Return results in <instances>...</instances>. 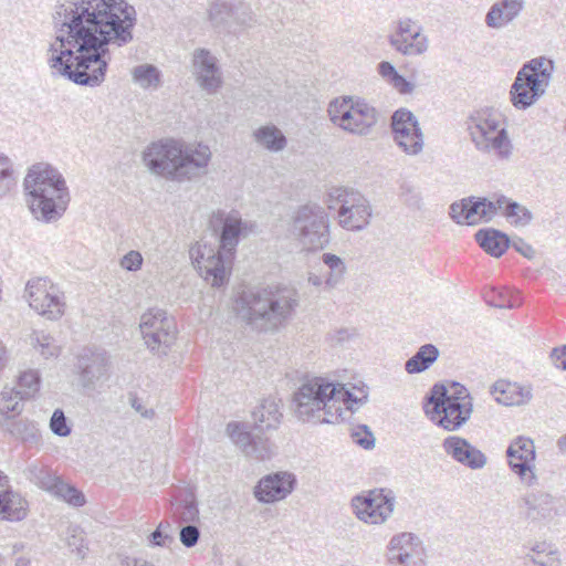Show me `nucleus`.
<instances>
[{
  "label": "nucleus",
  "mask_w": 566,
  "mask_h": 566,
  "mask_svg": "<svg viewBox=\"0 0 566 566\" xmlns=\"http://www.w3.org/2000/svg\"><path fill=\"white\" fill-rule=\"evenodd\" d=\"M53 21L57 35L49 48L50 67L77 85L96 87L112 59L108 46L133 41L137 13L126 0H63Z\"/></svg>",
  "instance_id": "obj_1"
},
{
  "label": "nucleus",
  "mask_w": 566,
  "mask_h": 566,
  "mask_svg": "<svg viewBox=\"0 0 566 566\" xmlns=\"http://www.w3.org/2000/svg\"><path fill=\"white\" fill-rule=\"evenodd\" d=\"M367 400L368 388L363 382L340 384L324 377L306 380L293 396L296 418L314 424L347 420Z\"/></svg>",
  "instance_id": "obj_2"
},
{
  "label": "nucleus",
  "mask_w": 566,
  "mask_h": 566,
  "mask_svg": "<svg viewBox=\"0 0 566 566\" xmlns=\"http://www.w3.org/2000/svg\"><path fill=\"white\" fill-rule=\"evenodd\" d=\"M211 159L212 151L207 144L181 138L153 142L142 154V161L151 175L180 185L207 176Z\"/></svg>",
  "instance_id": "obj_3"
},
{
  "label": "nucleus",
  "mask_w": 566,
  "mask_h": 566,
  "mask_svg": "<svg viewBox=\"0 0 566 566\" xmlns=\"http://www.w3.org/2000/svg\"><path fill=\"white\" fill-rule=\"evenodd\" d=\"M209 227L219 240V248L202 238L191 245L189 254L203 280L219 287L229 280L237 245L248 228L237 214H212Z\"/></svg>",
  "instance_id": "obj_4"
},
{
  "label": "nucleus",
  "mask_w": 566,
  "mask_h": 566,
  "mask_svg": "<svg viewBox=\"0 0 566 566\" xmlns=\"http://www.w3.org/2000/svg\"><path fill=\"white\" fill-rule=\"evenodd\" d=\"M298 305L293 289H264L243 292L237 301L238 315L260 329H276L283 326Z\"/></svg>",
  "instance_id": "obj_5"
},
{
  "label": "nucleus",
  "mask_w": 566,
  "mask_h": 566,
  "mask_svg": "<svg viewBox=\"0 0 566 566\" xmlns=\"http://www.w3.org/2000/svg\"><path fill=\"white\" fill-rule=\"evenodd\" d=\"M23 191L30 212H65L71 201L64 177L48 163H36L28 168Z\"/></svg>",
  "instance_id": "obj_6"
},
{
  "label": "nucleus",
  "mask_w": 566,
  "mask_h": 566,
  "mask_svg": "<svg viewBox=\"0 0 566 566\" xmlns=\"http://www.w3.org/2000/svg\"><path fill=\"white\" fill-rule=\"evenodd\" d=\"M472 400L469 390L459 382H452L449 388L434 385L424 412L437 426L455 431L470 419L473 411Z\"/></svg>",
  "instance_id": "obj_7"
},
{
  "label": "nucleus",
  "mask_w": 566,
  "mask_h": 566,
  "mask_svg": "<svg viewBox=\"0 0 566 566\" xmlns=\"http://www.w3.org/2000/svg\"><path fill=\"white\" fill-rule=\"evenodd\" d=\"M465 124L476 150L499 159H509L512 156L513 144L501 114L492 109L475 111Z\"/></svg>",
  "instance_id": "obj_8"
},
{
  "label": "nucleus",
  "mask_w": 566,
  "mask_h": 566,
  "mask_svg": "<svg viewBox=\"0 0 566 566\" xmlns=\"http://www.w3.org/2000/svg\"><path fill=\"white\" fill-rule=\"evenodd\" d=\"M554 62L545 56L530 60L520 69L510 90L512 105L526 109L534 105L549 86Z\"/></svg>",
  "instance_id": "obj_9"
},
{
  "label": "nucleus",
  "mask_w": 566,
  "mask_h": 566,
  "mask_svg": "<svg viewBox=\"0 0 566 566\" xmlns=\"http://www.w3.org/2000/svg\"><path fill=\"white\" fill-rule=\"evenodd\" d=\"M331 122L345 132L366 135L378 122V112L365 99L342 96L333 99L327 108Z\"/></svg>",
  "instance_id": "obj_10"
},
{
  "label": "nucleus",
  "mask_w": 566,
  "mask_h": 566,
  "mask_svg": "<svg viewBox=\"0 0 566 566\" xmlns=\"http://www.w3.org/2000/svg\"><path fill=\"white\" fill-rule=\"evenodd\" d=\"M208 18L218 33L240 35L258 25L259 20L251 4L244 0H213Z\"/></svg>",
  "instance_id": "obj_11"
},
{
  "label": "nucleus",
  "mask_w": 566,
  "mask_h": 566,
  "mask_svg": "<svg viewBox=\"0 0 566 566\" xmlns=\"http://www.w3.org/2000/svg\"><path fill=\"white\" fill-rule=\"evenodd\" d=\"M25 298L29 306L46 321L56 322L66 313L64 291L49 279L35 277L28 281Z\"/></svg>",
  "instance_id": "obj_12"
},
{
  "label": "nucleus",
  "mask_w": 566,
  "mask_h": 566,
  "mask_svg": "<svg viewBox=\"0 0 566 566\" xmlns=\"http://www.w3.org/2000/svg\"><path fill=\"white\" fill-rule=\"evenodd\" d=\"M146 346L154 353L166 354L176 338V323L160 308L144 313L139 323Z\"/></svg>",
  "instance_id": "obj_13"
},
{
  "label": "nucleus",
  "mask_w": 566,
  "mask_h": 566,
  "mask_svg": "<svg viewBox=\"0 0 566 566\" xmlns=\"http://www.w3.org/2000/svg\"><path fill=\"white\" fill-rule=\"evenodd\" d=\"M387 560L394 566H427L428 551L424 542L412 532H400L387 544Z\"/></svg>",
  "instance_id": "obj_14"
},
{
  "label": "nucleus",
  "mask_w": 566,
  "mask_h": 566,
  "mask_svg": "<svg viewBox=\"0 0 566 566\" xmlns=\"http://www.w3.org/2000/svg\"><path fill=\"white\" fill-rule=\"evenodd\" d=\"M353 511L364 523L379 525L385 523L394 512L395 496L390 491L373 490L366 495H357L352 500Z\"/></svg>",
  "instance_id": "obj_15"
},
{
  "label": "nucleus",
  "mask_w": 566,
  "mask_h": 566,
  "mask_svg": "<svg viewBox=\"0 0 566 566\" xmlns=\"http://www.w3.org/2000/svg\"><path fill=\"white\" fill-rule=\"evenodd\" d=\"M391 129L397 146L407 155L416 156L423 149L424 139L417 117L400 108L391 116Z\"/></svg>",
  "instance_id": "obj_16"
},
{
  "label": "nucleus",
  "mask_w": 566,
  "mask_h": 566,
  "mask_svg": "<svg viewBox=\"0 0 566 566\" xmlns=\"http://www.w3.org/2000/svg\"><path fill=\"white\" fill-rule=\"evenodd\" d=\"M390 46L405 56L423 54L429 46L428 38L422 33V27L410 18H401L388 35Z\"/></svg>",
  "instance_id": "obj_17"
},
{
  "label": "nucleus",
  "mask_w": 566,
  "mask_h": 566,
  "mask_svg": "<svg viewBox=\"0 0 566 566\" xmlns=\"http://www.w3.org/2000/svg\"><path fill=\"white\" fill-rule=\"evenodd\" d=\"M510 469L527 486L537 482L535 473L536 451L534 441L527 437L518 436L511 441L506 449Z\"/></svg>",
  "instance_id": "obj_18"
},
{
  "label": "nucleus",
  "mask_w": 566,
  "mask_h": 566,
  "mask_svg": "<svg viewBox=\"0 0 566 566\" xmlns=\"http://www.w3.org/2000/svg\"><path fill=\"white\" fill-rule=\"evenodd\" d=\"M292 233L308 251L323 249L329 241L326 220L319 214H297Z\"/></svg>",
  "instance_id": "obj_19"
},
{
  "label": "nucleus",
  "mask_w": 566,
  "mask_h": 566,
  "mask_svg": "<svg viewBox=\"0 0 566 566\" xmlns=\"http://www.w3.org/2000/svg\"><path fill=\"white\" fill-rule=\"evenodd\" d=\"M191 72L199 87L208 94H214L222 85V72L218 59L208 49L193 50Z\"/></svg>",
  "instance_id": "obj_20"
},
{
  "label": "nucleus",
  "mask_w": 566,
  "mask_h": 566,
  "mask_svg": "<svg viewBox=\"0 0 566 566\" xmlns=\"http://www.w3.org/2000/svg\"><path fill=\"white\" fill-rule=\"evenodd\" d=\"M109 358L105 352L85 349L76 363L80 384L87 389H95L108 379Z\"/></svg>",
  "instance_id": "obj_21"
},
{
  "label": "nucleus",
  "mask_w": 566,
  "mask_h": 566,
  "mask_svg": "<svg viewBox=\"0 0 566 566\" xmlns=\"http://www.w3.org/2000/svg\"><path fill=\"white\" fill-rule=\"evenodd\" d=\"M296 476L289 471H279L263 476L254 489V496L262 503H274L286 499L295 489Z\"/></svg>",
  "instance_id": "obj_22"
},
{
  "label": "nucleus",
  "mask_w": 566,
  "mask_h": 566,
  "mask_svg": "<svg viewBox=\"0 0 566 566\" xmlns=\"http://www.w3.org/2000/svg\"><path fill=\"white\" fill-rule=\"evenodd\" d=\"M520 205L503 195H494L492 198L468 197L454 201L450 206V212H516Z\"/></svg>",
  "instance_id": "obj_23"
},
{
  "label": "nucleus",
  "mask_w": 566,
  "mask_h": 566,
  "mask_svg": "<svg viewBox=\"0 0 566 566\" xmlns=\"http://www.w3.org/2000/svg\"><path fill=\"white\" fill-rule=\"evenodd\" d=\"M441 447L448 457L471 470H480L486 465V455L462 437L449 436Z\"/></svg>",
  "instance_id": "obj_24"
},
{
  "label": "nucleus",
  "mask_w": 566,
  "mask_h": 566,
  "mask_svg": "<svg viewBox=\"0 0 566 566\" xmlns=\"http://www.w3.org/2000/svg\"><path fill=\"white\" fill-rule=\"evenodd\" d=\"M27 513V501L9 490L8 478L0 472V520L18 522L25 518Z\"/></svg>",
  "instance_id": "obj_25"
},
{
  "label": "nucleus",
  "mask_w": 566,
  "mask_h": 566,
  "mask_svg": "<svg viewBox=\"0 0 566 566\" xmlns=\"http://www.w3.org/2000/svg\"><path fill=\"white\" fill-rule=\"evenodd\" d=\"M494 399L504 406H521L531 401L533 389L530 385H522L500 379L491 388Z\"/></svg>",
  "instance_id": "obj_26"
},
{
  "label": "nucleus",
  "mask_w": 566,
  "mask_h": 566,
  "mask_svg": "<svg viewBox=\"0 0 566 566\" xmlns=\"http://www.w3.org/2000/svg\"><path fill=\"white\" fill-rule=\"evenodd\" d=\"M327 208L335 212H363L366 210V199L355 189L347 187L333 188L327 196Z\"/></svg>",
  "instance_id": "obj_27"
},
{
  "label": "nucleus",
  "mask_w": 566,
  "mask_h": 566,
  "mask_svg": "<svg viewBox=\"0 0 566 566\" xmlns=\"http://www.w3.org/2000/svg\"><path fill=\"white\" fill-rule=\"evenodd\" d=\"M523 7V0H501L490 8L485 23L490 28L501 29L513 21L521 13Z\"/></svg>",
  "instance_id": "obj_28"
},
{
  "label": "nucleus",
  "mask_w": 566,
  "mask_h": 566,
  "mask_svg": "<svg viewBox=\"0 0 566 566\" xmlns=\"http://www.w3.org/2000/svg\"><path fill=\"white\" fill-rule=\"evenodd\" d=\"M252 138L260 148L269 153H281L287 146L285 134L272 123L255 128L252 133Z\"/></svg>",
  "instance_id": "obj_29"
},
{
  "label": "nucleus",
  "mask_w": 566,
  "mask_h": 566,
  "mask_svg": "<svg viewBox=\"0 0 566 566\" xmlns=\"http://www.w3.org/2000/svg\"><path fill=\"white\" fill-rule=\"evenodd\" d=\"M254 426L259 430L276 429L281 423L282 412L275 398L263 399L252 412Z\"/></svg>",
  "instance_id": "obj_30"
},
{
  "label": "nucleus",
  "mask_w": 566,
  "mask_h": 566,
  "mask_svg": "<svg viewBox=\"0 0 566 566\" xmlns=\"http://www.w3.org/2000/svg\"><path fill=\"white\" fill-rule=\"evenodd\" d=\"M28 342L31 348L43 359H56L62 353V346L56 338L45 329H33Z\"/></svg>",
  "instance_id": "obj_31"
},
{
  "label": "nucleus",
  "mask_w": 566,
  "mask_h": 566,
  "mask_svg": "<svg viewBox=\"0 0 566 566\" xmlns=\"http://www.w3.org/2000/svg\"><path fill=\"white\" fill-rule=\"evenodd\" d=\"M475 240L484 252L500 258L510 245L509 238L494 229H481L475 233Z\"/></svg>",
  "instance_id": "obj_32"
},
{
  "label": "nucleus",
  "mask_w": 566,
  "mask_h": 566,
  "mask_svg": "<svg viewBox=\"0 0 566 566\" xmlns=\"http://www.w3.org/2000/svg\"><path fill=\"white\" fill-rule=\"evenodd\" d=\"M521 503L530 517L546 516L553 507V496L543 490H532L521 497Z\"/></svg>",
  "instance_id": "obj_33"
},
{
  "label": "nucleus",
  "mask_w": 566,
  "mask_h": 566,
  "mask_svg": "<svg viewBox=\"0 0 566 566\" xmlns=\"http://www.w3.org/2000/svg\"><path fill=\"white\" fill-rule=\"evenodd\" d=\"M440 352L436 345L424 344L405 363V370L410 375L426 371L437 361Z\"/></svg>",
  "instance_id": "obj_34"
},
{
  "label": "nucleus",
  "mask_w": 566,
  "mask_h": 566,
  "mask_svg": "<svg viewBox=\"0 0 566 566\" xmlns=\"http://www.w3.org/2000/svg\"><path fill=\"white\" fill-rule=\"evenodd\" d=\"M171 515L179 524H189L199 521V509L192 493L176 499L171 503Z\"/></svg>",
  "instance_id": "obj_35"
},
{
  "label": "nucleus",
  "mask_w": 566,
  "mask_h": 566,
  "mask_svg": "<svg viewBox=\"0 0 566 566\" xmlns=\"http://www.w3.org/2000/svg\"><path fill=\"white\" fill-rule=\"evenodd\" d=\"M28 479L38 488L51 494L61 478L50 468L33 463L28 468Z\"/></svg>",
  "instance_id": "obj_36"
},
{
  "label": "nucleus",
  "mask_w": 566,
  "mask_h": 566,
  "mask_svg": "<svg viewBox=\"0 0 566 566\" xmlns=\"http://www.w3.org/2000/svg\"><path fill=\"white\" fill-rule=\"evenodd\" d=\"M18 185L14 163L6 154L0 153V199L8 196Z\"/></svg>",
  "instance_id": "obj_37"
},
{
  "label": "nucleus",
  "mask_w": 566,
  "mask_h": 566,
  "mask_svg": "<svg viewBox=\"0 0 566 566\" xmlns=\"http://www.w3.org/2000/svg\"><path fill=\"white\" fill-rule=\"evenodd\" d=\"M135 83L143 88H158L161 84L160 71L151 64L135 66L132 71Z\"/></svg>",
  "instance_id": "obj_38"
},
{
  "label": "nucleus",
  "mask_w": 566,
  "mask_h": 566,
  "mask_svg": "<svg viewBox=\"0 0 566 566\" xmlns=\"http://www.w3.org/2000/svg\"><path fill=\"white\" fill-rule=\"evenodd\" d=\"M322 261L328 268V272L325 275V286L333 289L343 281L346 265L339 256L332 253H324Z\"/></svg>",
  "instance_id": "obj_39"
},
{
  "label": "nucleus",
  "mask_w": 566,
  "mask_h": 566,
  "mask_svg": "<svg viewBox=\"0 0 566 566\" xmlns=\"http://www.w3.org/2000/svg\"><path fill=\"white\" fill-rule=\"evenodd\" d=\"M51 495L74 507H81L86 503L85 495L75 486L64 482L62 479L59 480Z\"/></svg>",
  "instance_id": "obj_40"
},
{
  "label": "nucleus",
  "mask_w": 566,
  "mask_h": 566,
  "mask_svg": "<svg viewBox=\"0 0 566 566\" xmlns=\"http://www.w3.org/2000/svg\"><path fill=\"white\" fill-rule=\"evenodd\" d=\"M24 399L22 392L14 388L4 387L0 392V413L9 417L10 413L19 415L22 411L20 401Z\"/></svg>",
  "instance_id": "obj_41"
},
{
  "label": "nucleus",
  "mask_w": 566,
  "mask_h": 566,
  "mask_svg": "<svg viewBox=\"0 0 566 566\" xmlns=\"http://www.w3.org/2000/svg\"><path fill=\"white\" fill-rule=\"evenodd\" d=\"M274 453V444L268 438L253 437L244 455L254 460L264 461L271 459Z\"/></svg>",
  "instance_id": "obj_42"
},
{
  "label": "nucleus",
  "mask_w": 566,
  "mask_h": 566,
  "mask_svg": "<svg viewBox=\"0 0 566 566\" xmlns=\"http://www.w3.org/2000/svg\"><path fill=\"white\" fill-rule=\"evenodd\" d=\"M227 434L231 439V441L241 449L243 453L248 450L249 446L252 442L253 436L249 431V428L245 423L241 422H230L227 426Z\"/></svg>",
  "instance_id": "obj_43"
},
{
  "label": "nucleus",
  "mask_w": 566,
  "mask_h": 566,
  "mask_svg": "<svg viewBox=\"0 0 566 566\" xmlns=\"http://www.w3.org/2000/svg\"><path fill=\"white\" fill-rule=\"evenodd\" d=\"M491 305L499 308H513L521 304V297L518 292H514L509 289H502L493 291V296L489 301Z\"/></svg>",
  "instance_id": "obj_44"
},
{
  "label": "nucleus",
  "mask_w": 566,
  "mask_h": 566,
  "mask_svg": "<svg viewBox=\"0 0 566 566\" xmlns=\"http://www.w3.org/2000/svg\"><path fill=\"white\" fill-rule=\"evenodd\" d=\"M41 377L40 373L34 369L27 370L21 374L19 378V386L23 391L22 396L25 398L33 397L40 389Z\"/></svg>",
  "instance_id": "obj_45"
},
{
  "label": "nucleus",
  "mask_w": 566,
  "mask_h": 566,
  "mask_svg": "<svg viewBox=\"0 0 566 566\" xmlns=\"http://www.w3.org/2000/svg\"><path fill=\"white\" fill-rule=\"evenodd\" d=\"M148 545L151 547H168L174 537L170 534V524L161 521L157 528L147 537Z\"/></svg>",
  "instance_id": "obj_46"
},
{
  "label": "nucleus",
  "mask_w": 566,
  "mask_h": 566,
  "mask_svg": "<svg viewBox=\"0 0 566 566\" xmlns=\"http://www.w3.org/2000/svg\"><path fill=\"white\" fill-rule=\"evenodd\" d=\"M50 429L59 437H67L71 433V427L61 409L54 410L50 420Z\"/></svg>",
  "instance_id": "obj_47"
},
{
  "label": "nucleus",
  "mask_w": 566,
  "mask_h": 566,
  "mask_svg": "<svg viewBox=\"0 0 566 566\" xmlns=\"http://www.w3.org/2000/svg\"><path fill=\"white\" fill-rule=\"evenodd\" d=\"M337 217L339 226L348 231H358L368 223L364 214H337Z\"/></svg>",
  "instance_id": "obj_48"
},
{
  "label": "nucleus",
  "mask_w": 566,
  "mask_h": 566,
  "mask_svg": "<svg viewBox=\"0 0 566 566\" xmlns=\"http://www.w3.org/2000/svg\"><path fill=\"white\" fill-rule=\"evenodd\" d=\"M199 538L200 531L197 526L192 525L191 523L180 528L179 539L185 547L191 548L196 546Z\"/></svg>",
  "instance_id": "obj_49"
},
{
  "label": "nucleus",
  "mask_w": 566,
  "mask_h": 566,
  "mask_svg": "<svg viewBox=\"0 0 566 566\" xmlns=\"http://www.w3.org/2000/svg\"><path fill=\"white\" fill-rule=\"evenodd\" d=\"M143 262L144 259L140 252L130 250L120 259L119 265L126 271L136 272L140 270Z\"/></svg>",
  "instance_id": "obj_50"
},
{
  "label": "nucleus",
  "mask_w": 566,
  "mask_h": 566,
  "mask_svg": "<svg viewBox=\"0 0 566 566\" xmlns=\"http://www.w3.org/2000/svg\"><path fill=\"white\" fill-rule=\"evenodd\" d=\"M354 441L364 449H371L375 446L373 433L368 430L367 426L358 427L353 432Z\"/></svg>",
  "instance_id": "obj_51"
},
{
  "label": "nucleus",
  "mask_w": 566,
  "mask_h": 566,
  "mask_svg": "<svg viewBox=\"0 0 566 566\" xmlns=\"http://www.w3.org/2000/svg\"><path fill=\"white\" fill-rule=\"evenodd\" d=\"M533 566H560V558L557 549L545 553L544 555H541L539 557L533 558L532 562H530Z\"/></svg>",
  "instance_id": "obj_52"
},
{
  "label": "nucleus",
  "mask_w": 566,
  "mask_h": 566,
  "mask_svg": "<svg viewBox=\"0 0 566 566\" xmlns=\"http://www.w3.org/2000/svg\"><path fill=\"white\" fill-rule=\"evenodd\" d=\"M556 548H554V546L552 544H548L546 542H538V543H535L528 551V553L526 554L525 558L527 562H532L533 558H537L539 557L541 555H544L546 552L547 553H551L553 551H555Z\"/></svg>",
  "instance_id": "obj_53"
},
{
  "label": "nucleus",
  "mask_w": 566,
  "mask_h": 566,
  "mask_svg": "<svg viewBox=\"0 0 566 566\" xmlns=\"http://www.w3.org/2000/svg\"><path fill=\"white\" fill-rule=\"evenodd\" d=\"M388 83L392 85V87H395L400 94H409L413 91V85L399 73L390 78Z\"/></svg>",
  "instance_id": "obj_54"
},
{
  "label": "nucleus",
  "mask_w": 566,
  "mask_h": 566,
  "mask_svg": "<svg viewBox=\"0 0 566 566\" xmlns=\"http://www.w3.org/2000/svg\"><path fill=\"white\" fill-rule=\"evenodd\" d=\"M452 220L458 224H475L480 219L490 221V214H450Z\"/></svg>",
  "instance_id": "obj_55"
},
{
  "label": "nucleus",
  "mask_w": 566,
  "mask_h": 566,
  "mask_svg": "<svg viewBox=\"0 0 566 566\" xmlns=\"http://www.w3.org/2000/svg\"><path fill=\"white\" fill-rule=\"evenodd\" d=\"M551 358L556 368L566 370V345L562 348H554Z\"/></svg>",
  "instance_id": "obj_56"
},
{
  "label": "nucleus",
  "mask_w": 566,
  "mask_h": 566,
  "mask_svg": "<svg viewBox=\"0 0 566 566\" xmlns=\"http://www.w3.org/2000/svg\"><path fill=\"white\" fill-rule=\"evenodd\" d=\"M378 72L388 82L398 73L395 66L387 61H382L378 64Z\"/></svg>",
  "instance_id": "obj_57"
},
{
  "label": "nucleus",
  "mask_w": 566,
  "mask_h": 566,
  "mask_svg": "<svg viewBox=\"0 0 566 566\" xmlns=\"http://www.w3.org/2000/svg\"><path fill=\"white\" fill-rule=\"evenodd\" d=\"M132 407L146 419H151L155 416L153 409L144 408L142 402L136 398L132 400Z\"/></svg>",
  "instance_id": "obj_58"
},
{
  "label": "nucleus",
  "mask_w": 566,
  "mask_h": 566,
  "mask_svg": "<svg viewBox=\"0 0 566 566\" xmlns=\"http://www.w3.org/2000/svg\"><path fill=\"white\" fill-rule=\"evenodd\" d=\"M509 221L515 226H525L532 219V214H505Z\"/></svg>",
  "instance_id": "obj_59"
},
{
  "label": "nucleus",
  "mask_w": 566,
  "mask_h": 566,
  "mask_svg": "<svg viewBox=\"0 0 566 566\" xmlns=\"http://www.w3.org/2000/svg\"><path fill=\"white\" fill-rule=\"evenodd\" d=\"M60 214H36V220L44 223L57 221Z\"/></svg>",
  "instance_id": "obj_60"
},
{
  "label": "nucleus",
  "mask_w": 566,
  "mask_h": 566,
  "mask_svg": "<svg viewBox=\"0 0 566 566\" xmlns=\"http://www.w3.org/2000/svg\"><path fill=\"white\" fill-rule=\"evenodd\" d=\"M308 282L314 285V286H321V285H325V277L323 276H319V275H316V274H311L308 276Z\"/></svg>",
  "instance_id": "obj_61"
},
{
  "label": "nucleus",
  "mask_w": 566,
  "mask_h": 566,
  "mask_svg": "<svg viewBox=\"0 0 566 566\" xmlns=\"http://www.w3.org/2000/svg\"><path fill=\"white\" fill-rule=\"evenodd\" d=\"M556 447L558 449V452L560 454H566V434L562 436L557 442H556Z\"/></svg>",
  "instance_id": "obj_62"
},
{
  "label": "nucleus",
  "mask_w": 566,
  "mask_h": 566,
  "mask_svg": "<svg viewBox=\"0 0 566 566\" xmlns=\"http://www.w3.org/2000/svg\"><path fill=\"white\" fill-rule=\"evenodd\" d=\"M15 566H29L30 565V559L28 557H24V556H19L15 558V562H14Z\"/></svg>",
  "instance_id": "obj_63"
},
{
  "label": "nucleus",
  "mask_w": 566,
  "mask_h": 566,
  "mask_svg": "<svg viewBox=\"0 0 566 566\" xmlns=\"http://www.w3.org/2000/svg\"><path fill=\"white\" fill-rule=\"evenodd\" d=\"M518 251H521V253L523 255H525L526 258H532L533 252H534L532 247H528V245H526L525 249H518Z\"/></svg>",
  "instance_id": "obj_64"
}]
</instances>
